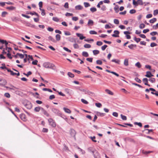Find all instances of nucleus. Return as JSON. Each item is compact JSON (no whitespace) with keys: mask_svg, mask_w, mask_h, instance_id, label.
<instances>
[{"mask_svg":"<svg viewBox=\"0 0 158 158\" xmlns=\"http://www.w3.org/2000/svg\"><path fill=\"white\" fill-rule=\"evenodd\" d=\"M143 4L142 0H137V1L135 0H133V4L135 6H137L138 5H143Z\"/></svg>","mask_w":158,"mask_h":158,"instance_id":"f257e3e1","label":"nucleus"},{"mask_svg":"<svg viewBox=\"0 0 158 158\" xmlns=\"http://www.w3.org/2000/svg\"><path fill=\"white\" fill-rule=\"evenodd\" d=\"M52 111L56 115L59 116H61V113L59 110L55 108H53L52 109Z\"/></svg>","mask_w":158,"mask_h":158,"instance_id":"f03ea898","label":"nucleus"},{"mask_svg":"<svg viewBox=\"0 0 158 158\" xmlns=\"http://www.w3.org/2000/svg\"><path fill=\"white\" fill-rule=\"evenodd\" d=\"M0 42L2 44H5L6 50H7V49L10 50H12V48H11L7 47L8 43L6 40L0 39Z\"/></svg>","mask_w":158,"mask_h":158,"instance_id":"7ed1b4c3","label":"nucleus"},{"mask_svg":"<svg viewBox=\"0 0 158 158\" xmlns=\"http://www.w3.org/2000/svg\"><path fill=\"white\" fill-rule=\"evenodd\" d=\"M48 121L50 125L53 127H55L56 124V123L52 118H50L48 119Z\"/></svg>","mask_w":158,"mask_h":158,"instance_id":"20e7f679","label":"nucleus"},{"mask_svg":"<svg viewBox=\"0 0 158 158\" xmlns=\"http://www.w3.org/2000/svg\"><path fill=\"white\" fill-rule=\"evenodd\" d=\"M124 140L126 142H129L132 143H135V141L134 139L130 137H127L124 138Z\"/></svg>","mask_w":158,"mask_h":158,"instance_id":"39448f33","label":"nucleus"},{"mask_svg":"<svg viewBox=\"0 0 158 158\" xmlns=\"http://www.w3.org/2000/svg\"><path fill=\"white\" fill-rule=\"evenodd\" d=\"M93 154L94 158H101L99 153L97 150L95 151V152L93 153Z\"/></svg>","mask_w":158,"mask_h":158,"instance_id":"423d86ee","label":"nucleus"},{"mask_svg":"<svg viewBox=\"0 0 158 158\" xmlns=\"http://www.w3.org/2000/svg\"><path fill=\"white\" fill-rule=\"evenodd\" d=\"M150 90L153 92H151V93L152 94H154L157 96H158V91H156L155 89L152 88H149Z\"/></svg>","mask_w":158,"mask_h":158,"instance_id":"0eeeda50","label":"nucleus"},{"mask_svg":"<svg viewBox=\"0 0 158 158\" xmlns=\"http://www.w3.org/2000/svg\"><path fill=\"white\" fill-rule=\"evenodd\" d=\"M25 106L28 109H31L32 106V103L29 102H27L25 105Z\"/></svg>","mask_w":158,"mask_h":158,"instance_id":"6e6552de","label":"nucleus"},{"mask_svg":"<svg viewBox=\"0 0 158 158\" xmlns=\"http://www.w3.org/2000/svg\"><path fill=\"white\" fill-rule=\"evenodd\" d=\"M76 134V131L73 129H71L70 131V134L72 137L75 138V135Z\"/></svg>","mask_w":158,"mask_h":158,"instance_id":"1a4fd4ad","label":"nucleus"},{"mask_svg":"<svg viewBox=\"0 0 158 158\" xmlns=\"http://www.w3.org/2000/svg\"><path fill=\"white\" fill-rule=\"evenodd\" d=\"M114 34H113L112 35V36L113 37H119L118 35L119 34L120 32L118 31L115 30L114 31Z\"/></svg>","mask_w":158,"mask_h":158,"instance_id":"9d476101","label":"nucleus"},{"mask_svg":"<svg viewBox=\"0 0 158 158\" xmlns=\"http://www.w3.org/2000/svg\"><path fill=\"white\" fill-rule=\"evenodd\" d=\"M123 33L124 34L126 35V36L127 39H131V36L128 35L131 33L130 32H129V31H125Z\"/></svg>","mask_w":158,"mask_h":158,"instance_id":"9b49d317","label":"nucleus"},{"mask_svg":"<svg viewBox=\"0 0 158 158\" xmlns=\"http://www.w3.org/2000/svg\"><path fill=\"white\" fill-rule=\"evenodd\" d=\"M146 73V74L145 75V76L146 77L150 78L154 76V75L152 74L150 71H147Z\"/></svg>","mask_w":158,"mask_h":158,"instance_id":"f8f14e48","label":"nucleus"},{"mask_svg":"<svg viewBox=\"0 0 158 158\" xmlns=\"http://www.w3.org/2000/svg\"><path fill=\"white\" fill-rule=\"evenodd\" d=\"M76 35L78 37H79L80 39L81 40H82L85 38V37L83 36L82 34L77 33Z\"/></svg>","mask_w":158,"mask_h":158,"instance_id":"ddd939ff","label":"nucleus"},{"mask_svg":"<svg viewBox=\"0 0 158 158\" xmlns=\"http://www.w3.org/2000/svg\"><path fill=\"white\" fill-rule=\"evenodd\" d=\"M41 111L44 114L46 115L48 117L49 116V114L43 108H41Z\"/></svg>","mask_w":158,"mask_h":158,"instance_id":"4468645a","label":"nucleus"},{"mask_svg":"<svg viewBox=\"0 0 158 158\" xmlns=\"http://www.w3.org/2000/svg\"><path fill=\"white\" fill-rule=\"evenodd\" d=\"M3 81V82H1L0 83V85H5L6 83L7 82L6 81L3 79H2L0 80V82Z\"/></svg>","mask_w":158,"mask_h":158,"instance_id":"2eb2a0df","label":"nucleus"},{"mask_svg":"<svg viewBox=\"0 0 158 158\" xmlns=\"http://www.w3.org/2000/svg\"><path fill=\"white\" fill-rule=\"evenodd\" d=\"M153 152L152 151H145L144 150H143L142 151V152L143 154H145L146 155H147L148 154H149L150 153H152Z\"/></svg>","mask_w":158,"mask_h":158,"instance_id":"dca6fc26","label":"nucleus"},{"mask_svg":"<svg viewBox=\"0 0 158 158\" xmlns=\"http://www.w3.org/2000/svg\"><path fill=\"white\" fill-rule=\"evenodd\" d=\"M88 150L89 152H91L93 154V153H94L95 151H96V150L94 148H93L92 147H89L88 148Z\"/></svg>","mask_w":158,"mask_h":158,"instance_id":"f3484780","label":"nucleus"},{"mask_svg":"<svg viewBox=\"0 0 158 158\" xmlns=\"http://www.w3.org/2000/svg\"><path fill=\"white\" fill-rule=\"evenodd\" d=\"M27 26L28 27H32V28H35V29H37V27H36L35 25L32 24L31 23H27Z\"/></svg>","mask_w":158,"mask_h":158,"instance_id":"a211bd4d","label":"nucleus"},{"mask_svg":"<svg viewBox=\"0 0 158 158\" xmlns=\"http://www.w3.org/2000/svg\"><path fill=\"white\" fill-rule=\"evenodd\" d=\"M143 81H146V82H144V84L145 85H148V86H150V85L148 84V79L146 78H143Z\"/></svg>","mask_w":158,"mask_h":158,"instance_id":"6ab92c4d","label":"nucleus"},{"mask_svg":"<svg viewBox=\"0 0 158 158\" xmlns=\"http://www.w3.org/2000/svg\"><path fill=\"white\" fill-rule=\"evenodd\" d=\"M94 23V21L91 20V19H89L87 24L89 26H92L93 25Z\"/></svg>","mask_w":158,"mask_h":158,"instance_id":"aec40b11","label":"nucleus"},{"mask_svg":"<svg viewBox=\"0 0 158 158\" xmlns=\"http://www.w3.org/2000/svg\"><path fill=\"white\" fill-rule=\"evenodd\" d=\"M96 114L98 116L102 117L104 116L106 114L104 113H101L99 112H97Z\"/></svg>","mask_w":158,"mask_h":158,"instance_id":"412c9836","label":"nucleus"},{"mask_svg":"<svg viewBox=\"0 0 158 158\" xmlns=\"http://www.w3.org/2000/svg\"><path fill=\"white\" fill-rule=\"evenodd\" d=\"M114 9L115 13H118L119 11V6L118 5H115Z\"/></svg>","mask_w":158,"mask_h":158,"instance_id":"4be33fe9","label":"nucleus"},{"mask_svg":"<svg viewBox=\"0 0 158 158\" xmlns=\"http://www.w3.org/2000/svg\"><path fill=\"white\" fill-rule=\"evenodd\" d=\"M83 8V7L81 5H78L75 7V9L76 10H81Z\"/></svg>","mask_w":158,"mask_h":158,"instance_id":"5701e85b","label":"nucleus"},{"mask_svg":"<svg viewBox=\"0 0 158 158\" xmlns=\"http://www.w3.org/2000/svg\"><path fill=\"white\" fill-rule=\"evenodd\" d=\"M63 109L66 113L68 114L71 113V111L69 109L65 107H64Z\"/></svg>","mask_w":158,"mask_h":158,"instance_id":"b1692460","label":"nucleus"},{"mask_svg":"<svg viewBox=\"0 0 158 158\" xmlns=\"http://www.w3.org/2000/svg\"><path fill=\"white\" fill-rule=\"evenodd\" d=\"M15 7L12 6H10L7 7H6V9H7L10 10H14L15 9Z\"/></svg>","mask_w":158,"mask_h":158,"instance_id":"393cba45","label":"nucleus"},{"mask_svg":"<svg viewBox=\"0 0 158 158\" xmlns=\"http://www.w3.org/2000/svg\"><path fill=\"white\" fill-rule=\"evenodd\" d=\"M48 40L51 41L52 42L56 43V41L51 36H50L48 37Z\"/></svg>","mask_w":158,"mask_h":158,"instance_id":"a878e982","label":"nucleus"},{"mask_svg":"<svg viewBox=\"0 0 158 158\" xmlns=\"http://www.w3.org/2000/svg\"><path fill=\"white\" fill-rule=\"evenodd\" d=\"M124 64L126 66H127L129 65L128 64V59H126L124 60Z\"/></svg>","mask_w":158,"mask_h":158,"instance_id":"bb28decb","label":"nucleus"},{"mask_svg":"<svg viewBox=\"0 0 158 158\" xmlns=\"http://www.w3.org/2000/svg\"><path fill=\"white\" fill-rule=\"evenodd\" d=\"M111 61L113 62H114L116 63H117L118 64H120V60H117L115 59H113L111 60Z\"/></svg>","mask_w":158,"mask_h":158,"instance_id":"cd10ccee","label":"nucleus"},{"mask_svg":"<svg viewBox=\"0 0 158 158\" xmlns=\"http://www.w3.org/2000/svg\"><path fill=\"white\" fill-rule=\"evenodd\" d=\"M82 55L85 57H87L89 56V55L87 52H82Z\"/></svg>","mask_w":158,"mask_h":158,"instance_id":"c85d7f7f","label":"nucleus"},{"mask_svg":"<svg viewBox=\"0 0 158 158\" xmlns=\"http://www.w3.org/2000/svg\"><path fill=\"white\" fill-rule=\"evenodd\" d=\"M56 41H59L60 40V36L59 34H57L56 35Z\"/></svg>","mask_w":158,"mask_h":158,"instance_id":"c756f323","label":"nucleus"},{"mask_svg":"<svg viewBox=\"0 0 158 158\" xmlns=\"http://www.w3.org/2000/svg\"><path fill=\"white\" fill-rule=\"evenodd\" d=\"M20 118L23 120H24L26 118L25 115L23 114H20Z\"/></svg>","mask_w":158,"mask_h":158,"instance_id":"7c9ffc66","label":"nucleus"},{"mask_svg":"<svg viewBox=\"0 0 158 158\" xmlns=\"http://www.w3.org/2000/svg\"><path fill=\"white\" fill-rule=\"evenodd\" d=\"M7 72H10V74L12 76H15L16 75V73H14L13 71H11L10 69H7Z\"/></svg>","mask_w":158,"mask_h":158,"instance_id":"2f4dec72","label":"nucleus"},{"mask_svg":"<svg viewBox=\"0 0 158 158\" xmlns=\"http://www.w3.org/2000/svg\"><path fill=\"white\" fill-rule=\"evenodd\" d=\"M41 107L40 106L36 107L35 108L34 110L36 112H38L40 110H41Z\"/></svg>","mask_w":158,"mask_h":158,"instance_id":"473e14b6","label":"nucleus"},{"mask_svg":"<svg viewBox=\"0 0 158 158\" xmlns=\"http://www.w3.org/2000/svg\"><path fill=\"white\" fill-rule=\"evenodd\" d=\"M68 40L69 41L72 43H76V41L73 38H69Z\"/></svg>","mask_w":158,"mask_h":158,"instance_id":"72a5a7b5","label":"nucleus"},{"mask_svg":"<svg viewBox=\"0 0 158 158\" xmlns=\"http://www.w3.org/2000/svg\"><path fill=\"white\" fill-rule=\"evenodd\" d=\"M49 62H45L44 63L43 66L45 68H48Z\"/></svg>","mask_w":158,"mask_h":158,"instance_id":"f704fd0d","label":"nucleus"},{"mask_svg":"<svg viewBox=\"0 0 158 158\" xmlns=\"http://www.w3.org/2000/svg\"><path fill=\"white\" fill-rule=\"evenodd\" d=\"M105 91L109 94L111 95H113L114 94V93L112 92L108 89H106Z\"/></svg>","mask_w":158,"mask_h":158,"instance_id":"c9c22d12","label":"nucleus"},{"mask_svg":"<svg viewBox=\"0 0 158 158\" xmlns=\"http://www.w3.org/2000/svg\"><path fill=\"white\" fill-rule=\"evenodd\" d=\"M93 52L94 55H96L99 53V51L97 50H95L93 51Z\"/></svg>","mask_w":158,"mask_h":158,"instance_id":"e433bc0d","label":"nucleus"},{"mask_svg":"<svg viewBox=\"0 0 158 158\" xmlns=\"http://www.w3.org/2000/svg\"><path fill=\"white\" fill-rule=\"evenodd\" d=\"M146 131H148L146 133L147 134H149L150 132H152L153 131V129H145L143 131V132H144Z\"/></svg>","mask_w":158,"mask_h":158,"instance_id":"4c0bfd02","label":"nucleus"},{"mask_svg":"<svg viewBox=\"0 0 158 158\" xmlns=\"http://www.w3.org/2000/svg\"><path fill=\"white\" fill-rule=\"evenodd\" d=\"M156 18H153L152 19H150V20H149V22L150 23H154L156 21Z\"/></svg>","mask_w":158,"mask_h":158,"instance_id":"58836bf2","label":"nucleus"},{"mask_svg":"<svg viewBox=\"0 0 158 158\" xmlns=\"http://www.w3.org/2000/svg\"><path fill=\"white\" fill-rule=\"evenodd\" d=\"M90 10L91 12L93 13L97 11V9L95 7H93L90 8Z\"/></svg>","mask_w":158,"mask_h":158,"instance_id":"ea45409f","label":"nucleus"},{"mask_svg":"<svg viewBox=\"0 0 158 158\" xmlns=\"http://www.w3.org/2000/svg\"><path fill=\"white\" fill-rule=\"evenodd\" d=\"M8 13L6 11H3L2 12L1 16L2 17H4L6 16V15H7Z\"/></svg>","mask_w":158,"mask_h":158,"instance_id":"a19ab883","label":"nucleus"},{"mask_svg":"<svg viewBox=\"0 0 158 158\" xmlns=\"http://www.w3.org/2000/svg\"><path fill=\"white\" fill-rule=\"evenodd\" d=\"M68 75L69 77L71 78L74 77V75L70 72H69L68 73Z\"/></svg>","mask_w":158,"mask_h":158,"instance_id":"79ce46f5","label":"nucleus"},{"mask_svg":"<svg viewBox=\"0 0 158 158\" xmlns=\"http://www.w3.org/2000/svg\"><path fill=\"white\" fill-rule=\"evenodd\" d=\"M40 10L42 12H41V15H42L44 16L45 15L46 13L45 12V10L44 9L40 8Z\"/></svg>","mask_w":158,"mask_h":158,"instance_id":"37998d69","label":"nucleus"},{"mask_svg":"<svg viewBox=\"0 0 158 158\" xmlns=\"http://www.w3.org/2000/svg\"><path fill=\"white\" fill-rule=\"evenodd\" d=\"M42 90L43 91H47L50 92H52V91L51 89H48V88H44L42 89Z\"/></svg>","mask_w":158,"mask_h":158,"instance_id":"c03bdc74","label":"nucleus"},{"mask_svg":"<svg viewBox=\"0 0 158 158\" xmlns=\"http://www.w3.org/2000/svg\"><path fill=\"white\" fill-rule=\"evenodd\" d=\"M121 118L123 120H126L127 119V118L126 116L123 115L122 114L120 115Z\"/></svg>","mask_w":158,"mask_h":158,"instance_id":"a18cd8bd","label":"nucleus"},{"mask_svg":"<svg viewBox=\"0 0 158 158\" xmlns=\"http://www.w3.org/2000/svg\"><path fill=\"white\" fill-rule=\"evenodd\" d=\"M134 40L138 43L140 41L141 39L139 38H136V37H135Z\"/></svg>","mask_w":158,"mask_h":158,"instance_id":"49530a36","label":"nucleus"},{"mask_svg":"<svg viewBox=\"0 0 158 158\" xmlns=\"http://www.w3.org/2000/svg\"><path fill=\"white\" fill-rule=\"evenodd\" d=\"M89 138H90L93 142H97V140L94 139L96 138L95 136H94L93 137L90 136L89 137Z\"/></svg>","mask_w":158,"mask_h":158,"instance_id":"de8ad7c7","label":"nucleus"},{"mask_svg":"<svg viewBox=\"0 0 158 158\" xmlns=\"http://www.w3.org/2000/svg\"><path fill=\"white\" fill-rule=\"evenodd\" d=\"M132 84L133 85L138 86L139 87V88H143V87L142 86H141V85H140L139 84H137V83H135L132 82Z\"/></svg>","mask_w":158,"mask_h":158,"instance_id":"09e8293b","label":"nucleus"},{"mask_svg":"<svg viewBox=\"0 0 158 158\" xmlns=\"http://www.w3.org/2000/svg\"><path fill=\"white\" fill-rule=\"evenodd\" d=\"M49 65L48 68L53 69V67L55 66V65L52 63L49 62Z\"/></svg>","mask_w":158,"mask_h":158,"instance_id":"8fccbe9b","label":"nucleus"},{"mask_svg":"<svg viewBox=\"0 0 158 158\" xmlns=\"http://www.w3.org/2000/svg\"><path fill=\"white\" fill-rule=\"evenodd\" d=\"M17 55H18L19 56L20 58L21 59H23L24 57V55L21 54H20L19 53H17Z\"/></svg>","mask_w":158,"mask_h":158,"instance_id":"3c124183","label":"nucleus"},{"mask_svg":"<svg viewBox=\"0 0 158 158\" xmlns=\"http://www.w3.org/2000/svg\"><path fill=\"white\" fill-rule=\"evenodd\" d=\"M84 4L85 7H87L90 6V4L88 2H84Z\"/></svg>","mask_w":158,"mask_h":158,"instance_id":"603ef678","label":"nucleus"},{"mask_svg":"<svg viewBox=\"0 0 158 158\" xmlns=\"http://www.w3.org/2000/svg\"><path fill=\"white\" fill-rule=\"evenodd\" d=\"M96 63L97 64L102 65V61L100 60H97L96 61Z\"/></svg>","mask_w":158,"mask_h":158,"instance_id":"864d4df0","label":"nucleus"},{"mask_svg":"<svg viewBox=\"0 0 158 158\" xmlns=\"http://www.w3.org/2000/svg\"><path fill=\"white\" fill-rule=\"evenodd\" d=\"M84 47L86 48H89L91 47V46L89 44H85L84 45Z\"/></svg>","mask_w":158,"mask_h":158,"instance_id":"5fc2aeb1","label":"nucleus"},{"mask_svg":"<svg viewBox=\"0 0 158 158\" xmlns=\"http://www.w3.org/2000/svg\"><path fill=\"white\" fill-rule=\"evenodd\" d=\"M158 34V33L156 31H153L150 33V35L152 36H154Z\"/></svg>","mask_w":158,"mask_h":158,"instance_id":"6e6d98bb","label":"nucleus"},{"mask_svg":"<svg viewBox=\"0 0 158 158\" xmlns=\"http://www.w3.org/2000/svg\"><path fill=\"white\" fill-rule=\"evenodd\" d=\"M95 105L98 108L101 107L102 106V104L100 103H95Z\"/></svg>","mask_w":158,"mask_h":158,"instance_id":"4d7b16f0","label":"nucleus"},{"mask_svg":"<svg viewBox=\"0 0 158 158\" xmlns=\"http://www.w3.org/2000/svg\"><path fill=\"white\" fill-rule=\"evenodd\" d=\"M135 80L137 82L139 83H141V81L140 79H139L138 78L136 77L135 78Z\"/></svg>","mask_w":158,"mask_h":158,"instance_id":"13d9d810","label":"nucleus"},{"mask_svg":"<svg viewBox=\"0 0 158 158\" xmlns=\"http://www.w3.org/2000/svg\"><path fill=\"white\" fill-rule=\"evenodd\" d=\"M23 74L27 77H28L29 75L32 74V72L31 71H29L27 74H26L25 73H23Z\"/></svg>","mask_w":158,"mask_h":158,"instance_id":"bf43d9fd","label":"nucleus"},{"mask_svg":"<svg viewBox=\"0 0 158 158\" xmlns=\"http://www.w3.org/2000/svg\"><path fill=\"white\" fill-rule=\"evenodd\" d=\"M89 33L91 34H97V32L91 30L89 31Z\"/></svg>","mask_w":158,"mask_h":158,"instance_id":"052dcab7","label":"nucleus"},{"mask_svg":"<svg viewBox=\"0 0 158 158\" xmlns=\"http://www.w3.org/2000/svg\"><path fill=\"white\" fill-rule=\"evenodd\" d=\"M135 65L138 68H141V65L139 62H137L135 64Z\"/></svg>","mask_w":158,"mask_h":158,"instance_id":"680f3d73","label":"nucleus"},{"mask_svg":"<svg viewBox=\"0 0 158 158\" xmlns=\"http://www.w3.org/2000/svg\"><path fill=\"white\" fill-rule=\"evenodd\" d=\"M63 49L65 50L66 51H67L69 53H70L71 52V50L69 49L68 48H66L65 47H64L63 48Z\"/></svg>","mask_w":158,"mask_h":158,"instance_id":"e2e57ef3","label":"nucleus"},{"mask_svg":"<svg viewBox=\"0 0 158 158\" xmlns=\"http://www.w3.org/2000/svg\"><path fill=\"white\" fill-rule=\"evenodd\" d=\"M149 81H150L152 83H154L155 82L156 79L155 78H151L149 79Z\"/></svg>","mask_w":158,"mask_h":158,"instance_id":"0e129e2a","label":"nucleus"},{"mask_svg":"<svg viewBox=\"0 0 158 158\" xmlns=\"http://www.w3.org/2000/svg\"><path fill=\"white\" fill-rule=\"evenodd\" d=\"M102 42L100 41H98L96 43V44L98 46H100L102 45Z\"/></svg>","mask_w":158,"mask_h":158,"instance_id":"69168bd1","label":"nucleus"},{"mask_svg":"<svg viewBox=\"0 0 158 158\" xmlns=\"http://www.w3.org/2000/svg\"><path fill=\"white\" fill-rule=\"evenodd\" d=\"M4 96L7 98H10V95L8 93H6L4 94Z\"/></svg>","mask_w":158,"mask_h":158,"instance_id":"338daca9","label":"nucleus"},{"mask_svg":"<svg viewBox=\"0 0 158 158\" xmlns=\"http://www.w3.org/2000/svg\"><path fill=\"white\" fill-rule=\"evenodd\" d=\"M158 14V10L156 9V10H154L153 12V15L154 16L156 15H157Z\"/></svg>","mask_w":158,"mask_h":158,"instance_id":"774afa93","label":"nucleus"}]
</instances>
